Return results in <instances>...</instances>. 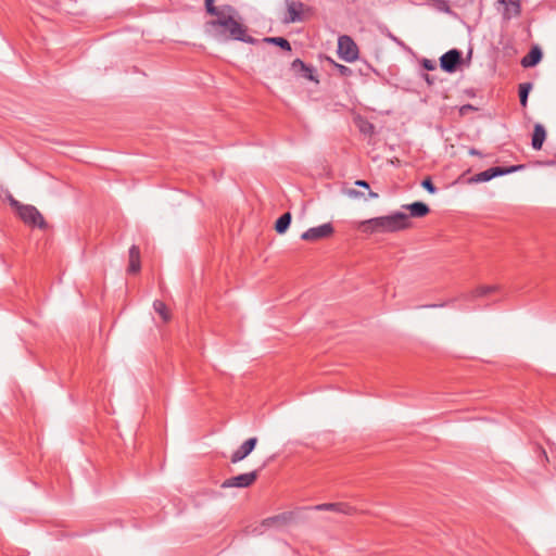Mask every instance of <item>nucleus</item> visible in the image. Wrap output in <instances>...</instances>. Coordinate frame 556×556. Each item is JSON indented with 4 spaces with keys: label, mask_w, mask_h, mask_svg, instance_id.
<instances>
[{
    "label": "nucleus",
    "mask_w": 556,
    "mask_h": 556,
    "mask_svg": "<svg viewBox=\"0 0 556 556\" xmlns=\"http://www.w3.org/2000/svg\"><path fill=\"white\" fill-rule=\"evenodd\" d=\"M236 9L232 5L225 4L216 18L206 22V27L223 40L232 39L253 43L255 39L247 34L245 26L236 18Z\"/></svg>",
    "instance_id": "1"
},
{
    "label": "nucleus",
    "mask_w": 556,
    "mask_h": 556,
    "mask_svg": "<svg viewBox=\"0 0 556 556\" xmlns=\"http://www.w3.org/2000/svg\"><path fill=\"white\" fill-rule=\"evenodd\" d=\"M412 222L407 214L394 212L390 215L379 216L363 220L358 229L366 235L392 233L409 229Z\"/></svg>",
    "instance_id": "2"
},
{
    "label": "nucleus",
    "mask_w": 556,
    "mask_h": 556,
    "mask_svg": "<svg viewBox=\"0 0 556 556\" xmlns=\"http://www.w3.org/2000/svg\"><path fill=\"white\" fill-rule=\"evenodd\" d=\"M8 200L24 224L30 227H38L40 229H46L48 227L43 216L34 205L21 204L10 193L8 194Z\"/></svg>",
    "instance_id": "3"
},
{
    "label": "nucleus",
    "mask_w": 556,
    "mask_h": 556,
    "mask_svg": "<svg viewBox=\"0 0 556 556\" xmlns=\"http://www.w3.org/2000/svg\"><path fill=\"white\" fill-rule=\"evenodd\" d=\"M522 168H525V165H513L509 167H501V166L490 167V168L472 176L469 179V181L470 182H485V181H489L497 176L511 174V173L518 172Z\"/></svg>",
    "instance_id": "4"
},
{
    "label": "nucleus",
    "mask_w": 556,
    "mask_h": 556,
    "mask_svg": "<svg viewBox=\"0 0 556 556\" xmlns=\"http://www.w3.org/2000/svg\"><path fill=\"white\" fill-rule=\"evenodd\" d=\"M338 54L345 62H354L358 59V47L350 36L343 35L338 40Z\"/></svg>",
    "instance_id": "5"
},
{
    "label": "nucleus",
    "mask_w": 556,
    "mask_h": 556,
    "mask_svg": "<svg viewBox=\"0 0 556 556\" xmlns=\"http://www.w3.org/2000/svg\"><path fill=\"white\" fill-rule=\"evenodd\" d=\"M334 228L331 223H326L317 227H312L301 235L304 241L315 242L321 239L329 238L333 235Z\"/></svg>",
    "instance_id": "6"
},
{
    "label": "nucleus",
    "mask_w": 556,
    "mask_h": 556,
    "mask_svg": "<svg viewBox=\"0 0 556 556\" xmlns=\"http://www.w3.org/2000/svg\"><path fill=\"white\" fill-rule=\"evenodd\" d=\"M497 5L504 21H510L521 14L520 0H498Z\"/></svg>",
    "instance_id": "7"
},
{
    "label": "nucleus",
    "mask_w": 556,
    "mask_h": 556,
    "mask_svg": "<svg viewBox=\"0 0 556 556\" xmlns=\"http://www.w3.org/2000/svg\"><path fill=\"white\" fill-rule=\"evenodd\" d=\"M462 63V52L452 49L440 58V66L446 73H454Z\"/></svg>",
    "instance_id": "8"
},
{
    "label": "nucleus",
    "mask_w": 556,
    "mask_h": 556,
    "mask_svg": "<svg viewBox=\"0 0 556 556\" xmlns=\"http://www.w3.org/2000/svg\"><path fill=\"white\" fill-rule=\"evenodd\" d=\"M257 478L256 471L242 473L237 477L229 478L222 483V488H248L255 482Z\"/></svg>",
    "instance_id": "9"
},
{
    "label": "nucleus",
    "mask_w": 556,
    "mask_h": 556,
    "mask_svg": "<svg viewBox=\"0 0 556 556\" xmlns=\"http://www.w3.org/2000/svg\"><path fill=\"white\" fill-rule=\"evenodd\" d=\"M287 16L285 17L286 23H296L303 21V12L305 4L301 1L287 0Z\"/></svg>",
    "instance_id": "10"
},
{
    "label": "nucleus",
    "mask_w": 556,
    "mask_h": 556,
    "mask_svg": "<svg viewBox=\"0 0 556 556\" xmlns=\"http://www.w3.org/2000/svg\"><path fill=\"white\" fill-rule=\"evenodd\" d=\"M257 444V438H250L247 441H244L237 451H235L231 456L230 460L232 464H237L241 460H243L247 456H249L252 451L255 448Z\"/></svg>",
    "instance_id": "11"
},
{
    "label": "nucleus",
    "mask_w": 556,
    "mask_h": 556,
    "mask_svg": "<svg viewBox=\"0 0 556 556\" xmlns=\"http://www.w3.org/2000/svg\"><path fill=\"white\" fill-rule=\"evenodd\" d=\"M291 70L300 75L301 77L305 78V79H308V80H312V81H316V77L314 75V68L307 64H305L301 59H295L292 63H291Z\"/></svg>",
    "instance_id": "12"
},
{
    "label": "nucleus",
    "mask_w": 556,
    "mask_h": 556,
    "mask_svg": "<svg viewBox=\"0 0 556 556\" xmlns=\"http://www.w3.org/2000/svg\"><path fill=\"white\" fill-rule=\"evenodd\" d=\"M141 267L140 263V250L137 245H131L129 249V260L127 266L128 275H136L139 273Z\"/></svg>",
    "instance_id": "13"
},
{
    "label": "nucleus",
    "mask_w": 556,
    "mask_h": 556,
    "mask_svg": "<svg viewBox=\"0 0 556 556\" xmlns=\"http://www.w3.org/2000/svg\"><path fill=\"white\" fill-rule=\"evenodd\" d=\"M293 519L292 513H283L269 517L262 522V526L269 528H281L287 526Z\"/></svg>",
    "instance_id": "14"
},
{
    "label": "nucleus",
    "mask_w": 556,
    "mask_h": 556,
    "mask_svg": "<svg viewBox=\"0 0 556 556\" xmlns=\"http://www.w3.org/2000/svg\"><path fill=\"white\" fill-rule=\"evenodd\" d=\"M542 51L538 46L531 48V50L521 59L520 64L522 67H533L542 60Z\"/></svg>",
    "instance_id": "15"
},
{
    "label": "nucleus",
    "mask_w": 556,
    "mask_h": 556,
    "mask_svg": "<svg viewBox=\"0 0 556 556\" xmlns=\"http://www.w3.org/2000/svg\"><path fill=\"white\" fill-rule=\"evenodd\" d=\"M404 208L409 211L408 217H425L429 214L430 207L424 202H414L412 204L403 205Z\"/></svg>",
    "instance_id": "16"
},
{
    "label": "nucleus",
    "mask_w": 556,
    "mask_h": 556,
    "mask_svg": "<svg viewBox=\"0 0 556 556\" xmlns=\"http://www.w3.org/2000/svg\"><path fill=\"white\" fill-rule=\"evenodd\" d=\"M546 139V130L543 125L535 124L533 134H532V141L531 146L534 150H541L542 146Z\"/></svg>",
    "instance_id": "17"
},
{
    "label": "nucleus",
    "mask_w": 556,
    "mask_h": 556,
    "mask_svg": "<svg viewBox=\"0 0 556 556\" xmlns=\"http://www.w3.org/2000/svg\"><path fill=\"white\" fill-rule=\"evenodd\" d=\"M291 220H292V216H291V213L287 212L285 214H282L277 220H276V224H275V230L278 232V233H285L287 231V229L289 228L290 224H291Z\"/></svg>",
    "instance_id": "18"
},
{
    "label": "nucleus",
    "mask_w": 556,
    "mask_h": 556,
    "mask_svg": "<svg viewBox=\"0 0 556 556\" xmlns=\"http://www.w3.org/2000/svg\"><path fill=\"white\" fill-rule=\"evenodd\" d=\"M532 89V83H522L518 87L519 101L522 108H527L528 97Z\"/></svg>",
    "instance_id": "19"
},
{
    "label": "nucleus",
    "mask_w": 556,
    "mask_h": 556,
    "mask_svg": "<svg viewBox=\"0 0 556 556\" xmlns=\"http://www.w3.org/2000/svg\"><path fill=\"white\" fill-rule=\"evenodd\" d=\"M153 307L165 323H168L170 320V312L162 301H154Z\"/></svg>",
    "instance_id": "20"
},
{
    "label": "nucleus",
    "mask_w": 556,
    "mask_h": 556,
    "mask_svg": "<svg viewBox=\"0 0 556 556\" xmlns=\"http://www.w3.org/2000/svg\"><path fill=\"white\" fill-rule=\"evenodd\" d=\"M343 504L342 503H329V504H320L316 506V509L318 510H333L342 514L350 515L349 510H343Z\"/></svg>",
    "instance_id": "21"
},
{
    "label": "nucleus",
    "mask_w": 556,
    "mask_h": 556,
    "mask_svg": "<svg viewBox=\"0 0 556 556\" xmlns=\"http://www.w3.org/2000/svg\"><path fill=\"white\" fill-rule=\"evenodd\" d=\"M265 41L278 46L286 51H291L290 42L283 37H267Z\"/></svg>",
    "instance_id": "22"
},
{
    "label": "nucleus",
    "mask_w": 556,
    "mask_h": 556,
    "mask_svg": "<svg viewBox=\"0 0 556 556\" xmlns=\"http://www.w3.org/2000/svg\"><path fill=\"white\" fill-rule=\"evenodd\" d=\"M348 194H349L351 198H354V199L363 198V199L367 200V199H376V198H378V193H376V192H374V191H370V190L368 191L367 197H365V193H364V192H362V191H357V190H355V189H350V190L348 191Z\"/></svg>",
    "instance_id": "23"
},
{
    "label": "nucleus",
    "mask_w": 556,
    "mask_h": 556,
    "mask_svg": "<svg viewBox=\"0 0 556 556\" xmlns=\"http://www.w3.org/2000/svg\"><path fill=\"white\" fill-rule=\"evenodd\" d=\"M214 1L215 0H205V10L210 15L217 16L223 11V5L215 7Z\"/></svg>",
    "instance_id": "24"
},
{
    "label": "nucleus",
    "mask_w": 556,
    "mask_h": 556,
    "mask_svg": "<svg viewBox=\"0 0 556 556\" xmlns=\"http://www.w3.org/2000/svg\"><path fill=\"white\" fill-rule=\"evenodd\" d=\"M497 290V287L494 285H482L478 288V292L480 295H488Z\"/></svg>",
    "instance_id": "25"
},
{
    "label": "nucleus",
    "mask_w": 556,
    "mask_h": 556,
    "mask_svg": "<svg viewBox=\"0 0 556 556\" xmlns=\"http://www.w3.org/2000/svg\"><path fill=\"white\" fill-rule=\"evenodd\" d=\"M421 186L424 189H426L429 193H435L437 192V188L435 186L433 185L432 180L430 177H427L425 178L422 181H421Z\"/></svg>",
    "instance_id": "26"
},
{
    "label": "nucleus",
    "mask_w": 556,
    "mask_h": 556,
    "mask_svg": "<svg viewBox=\"0 0 556 556\" xmlns=\"http://www.w3.org/2000/svg\"><path fill=\"white\" fill-rule=\"evenodd\" d=\"M334 66L338 73L343 77H350L353 73L352 70L345 65L336 63Z\"/></svg>",
    "instance_id": "27"
},
{
    "label": "nucleus",
    "mask_w": 556,
    "mask_h": 556,
    "mask_svg": "<svg viewBox=\"0 0 556 556\" xmlns=\"http://www.w3.org/2000/svg\"><path fill=\"white\" fill-rule=\"evenodd\" d=\"M422 66H424V68H426L428 71H433L435 68V64L431 60H428V59H424Z\"/></svg>",
    "instance_id": "28"
},
{
    "label": "nucleus",
    "mask_w": 556,
    "mask_h": 556,
    "mask_svg": "<svg viewBox=\"0 0 556 556\" xmlns=\"http://www.w3.org/2000/svg\"><path fill=\"white\" fill-rule=\"evenodd\" d=\"M355 185L358 186V187H362L364 189L369 190V184L367 181H365V180H356Z\"/></svg>",
    "instance_id": "29"
},
{
    "label": "nucleus",
    "mask_w": 556,
    "mask_h": 556,
    "mask_svg": "<svg viewBox=\"0 0 556 556\" xmlns=\"http://www.w3.org/2000/svg\"><path fill=\"white\" fill-rule=\"evenodd\" d=\"M472 110H476V108L472 106L471 104H466L460 108V113L465 114L467 111H472Z\"/></svg>",
    "instance_id": "30"
},
{
    "label": "nucleus",
    "mask_w": 556,
    "mask_h": 556,
    "mask_svg": "<svg viewBox=\"0 0 556 556\" xmlns=\"http://www.w3.org/2000/svg\"><path fill=\"white\" fill-rule=\"evenodd\" d=\"M343 506H344V507H343V510H349V511H350V514H352V513L354 511V509H353L351 506H349V505H346V504H343Z\"/></svg>",
    "instance_id": "31"
},
{
    "label": "nucleus",
    "mask_w": 556,
    "mask_h": 556,
    "mask_svg": "<svg viewBox=\"0 0 556 556\" xmlns=\"http://www.w3.org/2000/svg\"><path fill=\"white\" fill-rule=\"evenodd\" d=\"M426 79L427 81L430 84L431 81L429 80V75H426Z\"/></svg>",
    "instance_id": "32"
},
{
    "label": "nucleus",
    "mask_w": 556,
    "mask_h": 556,
    "mask_svg": "<svg viewBox=\"0 0 556 556\" xmlns=\"http://www.w3.org/2000/svg\"><path fill=\"white\" fill-rule=\"evenodd\" d=\"M478 152L476 150H471V154H477Z\"/></svg>",
    "instance_id": "33"
}]
</instances>
